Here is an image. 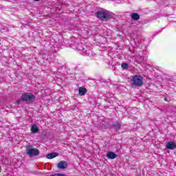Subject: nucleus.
<instances>
[{
  "instance_id": "aec40b11",
  "label": "nucleus",
  "mask_w": 176,
  "mask_h": 176,
  "mask_svg": "<svg viewBox=\"0 0 176 176\" xmlns=\"http://www.w3.org/2000/svg\"><path fill=\"white\" fill-rule=\"evenodd\" d=\"M100 129H102V127H101Z\"/></svg>"
},
{
  "instance_id": "9d476101",
  "label": "nucleus",
  "mask_w": 176,
  "mask_h": 176,
  "mask_svg": "<svg viewBox=\"0 0 176 176\" xmlns=\"http://www.w3.org/2000/svg\"><path fill=\"white\" fill-rule=\"evenodd\" d=\"M57 156H58V153H48L46 155V158L47 159H54V157H57Z\"/></svg>"
},
{
  "instance_id": "2eb2a0df",
  "label": "nucleus",
  "mask_w": 176,
  "mask_h": 176,
  "mask_svg": "<svg viewBox=\"0 0 176 176\" xmlns=\"http://www.w3.org/2000/svg\"><path fill=\"white\" fill-rule=\"evenodd\" d=\"M121 67H122V69H128L129 64H127L126 63H123L121 64Z\"/></svg>"
},
{
  "instance_id": "0eeeda50",
  "label": "nucleus",
  "mask_w": 176,
  "mask_h": 176,
  "mask_svg": "<svg viewBox=\"0 0 176 176\" xmlns=\"http://www.w3.org/2000/svg\"><path fill=\"white\" fill-rule=\"evenodd\" d=\"M86 46L84 44H79L77 47V49H78L80 52H82L85 56H87V50H86Z\"/></svg>"
},
{
  "instance_id": "6ab92c4d",
  "label": "nucleus",
  "mask_w": 176,
  "mask_h": 176,
  "mask_svg": "<svg viewBox=\"0 0 176 176\" xmlns=\"http://www.w3.org/2000/svg\"><path fill=\"white\" fill-rule=\"evenodd\" d=\"M34 1H35L36 2H38L39 0H34Z\"/></svg>"
},
{
  "instance_id": "423d86ee",
  "label": "nucleus",
  "mask_w": 176,
  "mask_h": 176,
  "mask_svg": "<svg viewBox=\"0 0 176 176\" xmlns=\"http://www.w3.org/2000/svg\"><path fill=\"white\" fill-rule=\"evenodd\" d=\"M57 167L59 168V170H64L68 167V163H67L65 161H60L57 164Z\"/></svg>"
},
{
  "instance_id": "f3484780",
  "label": "nucleus",
  "mask_w": 176,
  "mask_h": 176,
  "mask_svg": "<svg viewBox=\"0 0 176 176\" xmlns=\"http://www.w3.org/2000/svg\"><path fill=\"white\" fill-rule=\"evenodd\" d=\"M164 100L165 101H169L168 99H167V98H164Z\"/></svg>"
},
{
  "instance_id": "20e7f679",
  "label": "nucleus",
  "mask_w": 176,
  "mask_h": 176,
  "mask_svg": "<svg viewBox=\"0 0 176 176\" xmlns=\"http://www.w3.org/2000/svg\"><path fill=\"white\" fill-rule=\"evenodd\" d=\"M26 153L30 157H33V156H38L39 155V150L32 148V146H27Z\"/></svg>"
},
{
  "instance_id": "f257e3e1",
  "label": "nucleus",
  "mask_w": 176,
  "mask_h": 176,
  "mask_svg": "<svg viewBox=\"0 0 176 176\" xmlns=\"http://www.w3.org/2000/svg\"><path fill=\"white\" fill-rule=\"evenodd\" d=\"M99 20H102V21H107V20H109L111 19V14H109V12L106 10L98 11L96 13Z\"/></svg>"
},
{
  "instance_id": "1a4fd4ad",
  "label": "nucleus",
  "mask_w": 176,
  "mask_h": 176,
  "mask_svg": "<svg viewBox=\"0 0 176 176\" xmlns=\"http://www.w3.org/2000/svg\"><path fill=\"white\" fill-rule=\"evenodd\" d=\"M31 131L33 134H36V133L39 131V128L36 124H33L32 125V127H31Z\"/></svg>"
},
{
  "instance_id": "6e6552de",
  "label": "nucleus",
  "mask_w": 176,
  "mask_h": 176,
  "mask_svg": "<svg viewBox=\"0 0 176 176\" xmlns=\"http://www.w3.org/2000/svg\"><path fill=\"white\" fill-rule=\"evenodd\" d=\"M107 157H108V159H116V157H118V155H116V153L112 152V151H109L107 153Z\"/></svg>"
},
{
  "instance_id": "4468645a",
  "label": "nucleus",
  "mask_w": 176,
  "mask_h": 176,
  "mask_svg": "<svg viewBox=\"0 0 176 176\" xmlns=\"http://www.w3.org/2000/svg\"><path fill=\"white\" fill-rule=\"evenodd\" d=\"M131 17L133 20H135V21L140 20V14H138V13H133Z\"/></svg>"
},
{
  "instance_id": "ddd939ff",
  "label": "nucleus",
  "mask_w": 176,
  "mask_h": 176,
  "mask_svg": "<svg viewBox=\"0 0 176 176\" xmlns=\"http://www.w3.org/2000/svg\"><path fill=\"white\" fill-rule=\"evenodd\" d=\"M135 45L138 47H142V42L141 41V38H136L135 40Z\"/></svg>"
},
{
  "instance_id": "f8f14e48",
  "label": "nucleus",
  "mask_w": 176,
  "mask_h": 176,
  "mask_svg": "<svg viewBox=\"0 0 176 176\" xmlns=\"http://www.w3.org/2000/svg\"><path fill=\"white\" fill-rule=\"evenodd\" d=\"M87 90L86 88L85 87H80L78 89V93L80 94V96H85V94H86L87 93Z\"/></svg>"
},
{
  "instance_id": "a211bd4d",
  "label": "nucleus",
  "mask_w": 176,
  "mask_h": 176,
  "mask_svg": "<svg viewBox=\"0 0 176 176\" xmlns=\"http://www.w3.org/2000/svg\"><path fill=\"white\" fill-rule=\"evenodd\" d=\"M20 101H21V100H17V101H16L17 104H20Z\"/></svg>"
},
{
  "instance_id": "f03ea898",
  "label": "nucleus",
  "mask_w": 176,
  "mask_h": 176,
  "mask_svg": "<svg viewBox=\"0 0 176 176\" xmlns=\"http://www.w3.org/2000/svg\"><path fill=\"white\" fill-rule=\"evenodd\" d=\"M131 83L133 86L141 87L144 83V78L141 76H134L131 79Z\"/></svg>"
},
{
  "instance_id": "dca6fc26",
  "label": "nucleus",
  "mask_w": 176,
  "mask_h": 176,
  "mask_svg": "<svg viewBox=\"0 0 176 176\" xmlns=\"http://www.w3.org/2000/svg\"><path fill=\"white\" fill-rule=\"evenodd\" d=\"M51 176H66V175H63V174H60V173H57V174L52 175Z\"/></svg>"
},
{
  "instance_id": "39448f33",
  "label": "nucleus",
  "mask_w": 176,
  "mask_h": 176,
  "mask_svg": "<svg viewBox=\"0 0 176 176\" xmlns=\"http://www.w3.org/2000/svg\"><path fill=\"white\" fill-rule=\"evenodd\" d=\"M166 149H170V151H173L176 148V142L175 141H170L166 143Z\"/></svg>"
},
{
  "instance_id": "9b49d317",
  "label": "nucleus",
  "mask_w": 176,
  "mask_h": 176,
  "mask_svg": "<svg viewBox=\"0 0 176 176\" xmlns=\"http://www.w3.org/2000/svg\"><path fill=\"white\" fill-rule=\"evenodd\" d=\"M112 127L116 129V131H119L120 130V127H122V125H120V123L116 122L113 124Z\"/></svg>"
},
{
  "instance_id": "7ed1b4c3",
  "label": "nucleus",
  "mask_w": 176,
  "mask_h": 176,
  "mask_svg": "<svg viewBox=\"0 0 176 176\" xmlns=\"http://www.w3.org/2000/svg\"><path fill=\"white\" fill-rule=\"evenodd\" d=\"M21 100L23 102H34L35 100V96L32 93H25L21 96Z\"/></svg>"
}]
</instances>
